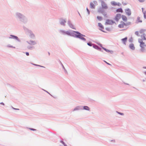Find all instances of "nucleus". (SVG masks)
I'll list each match as a JSON object with an SVG mask.
<instances>
[{"label":"nucleus","mask_w":146,"mask_h":146,"mask_svg":"<svg viewBox=\"0 0 146 146\" xmlns=\"http://www.w3.org/2000/svg\"><path fill=\"white\" fill-rule=\"evenodd\" d=\"M131 22H125L121 21L120 23L118 25V27L119 28L121 29L122 30H124L127 29L128 26L131 24Z\"/></svg>","instance_id":"1"},{"label":"nucleus","mask_w":146,"mask_h":146,"mask_svg":"<svg viewBox=\"0 0 146 146\" xmlns=\"http://www.w3.org/2000/svg\"><path fill=\"white\" fill-rule=\"evenodd\" d=\"M74 32L77 34V35H75V36L76 37L79 38L85 41L86 40V39L83 37V35L77 31H74Z\"/></svg>","instance_id":"2"},{"label":"nucleus","mask_w":146,"mask_h":146,"mask_svg":"<svg viewBox=\"0 0 146 146\" xmlns=\"http://www.w3.org/2000/svg\"><path fill=\"white\" fill-rule=\"evenodd\" d=\"M139 42L140 43V46L141 48V50L142 51H143L144 50V48L145 46V44L143 42V40L141 39H139L138 40Z\"/></svg>","instance_id":"3"},{"label":"nucleus","mask_w":146,"mask_h":146,"mask_svg":"<svg viewBox=\"0 0 146 146\" xmlns=\"http://www.w3.org/2000/svg\"><path fill=\"white\" fill-rule=\"evenodd\" d=\"M121 15L120 14H117L115 15V18L114 20L115 21L118 22L121 18Z\"/></svg>","instance_id":"4"},{"label":"nucleus","mask_w":146,"mask_h":146,"mask_svg":"<svg viewBox=\"0 0 146 146\" xmlns=\"http://www.w3.org/2000/svg\"><path fill=\"white\" fill-rule=\"evenodd\" d=\"M94 4H97V2L96 1H94L93 2H91L90 3V7L91 8L94 9L95 8Z\"/></svg>","instance_id":"5"},{"label":"nucleus","mask_w":146,"mask_h":146,"mask_svg":"<svg viewBox=\"0 0 146 146\" xmlns=\"http://www.w3.org/2000/svg\"><path fill=\"white\" fill-rule=\"evenodd\" d=\"M101 5L103 9H107L108 8V6L103 1H102Z\"/></svg>","instance_id":"6"},{"label":"nucleus","mask_w":146,"mask_h":146,"mask_svg":"<svg viewBox=\"0 0 146 146\" xmlns=\"http://www.w3.org/2000/svg\"><path fill=\"white\" fill-rule=\"evenodd\" d=\"M125 12L126 14L128 16H130L131 15V11L129 9L125 10Z\"/></svg>","instance_id":"7"},{"label":"nucleus","mask_w":146,"mask_h":146,"mask_svg":"<svg viewBox=\"0 0 146 146\" xmlns=\"http://www.w3.org/2000/svg\"><path fill=\"white\" fill-rule=\"evenodd\" d=\"M121 18L123 21L125 22H126V21L127 20V18L126 16L124 15H121Z\"/></svg>","instance_id":"8"},{"label":"nucleus","mask_w":146,"mask_h":146,"mask_svg":"<svg viewBox=\"0 0 146 146\" xmlns=\"http://www.w3.org/2000/svg\"><path fill=\"white\" fill-rule=\"evenodd\" d=\"M111 4L113 6L117 5L119 6L120 5V4L119 3H117L114 1H112L111 2Z\"/></svg>","instance_id":"9"},{"label":"nucleus","mask_w":146,"mask_h":146,"mask_svg":"<svg viewBox=\"0 0 146 146\" xmlns=\"http://www.w3.org/2000/svg\"><path fill=\"white\" fill-rule=\"evenodd\" d=\"M129 47L132 50H134L135 48V47L134 46V45L133 44H129Z\"/></svg>","instance_id":"10"},{"label":"nucleus","mask_w":146,"mask_h":146,"mask_svg":"<svg viewBox=\"0 0 146 146\" xmlns=\"http://www.w3.org/2000/svg\"><path fill=\"white\" fill-rule=\"evenodd\" d=\"M136 22L137 23H139V22L141 23L142 22V21L139 17H137L136 20Z\"/></svg>","instance_id":"11"},{"label":"nucleus","mask_w":146,"mask_h":146,"mask_svg":"<svg viewBox=\"0 0 146 146\" xmlns=\"http://www.w3.org/2000/svg\"><path fill=\"white\" fill-rule=\"evenodd\" d=\"M106 23L108 24H111L113 23V22L111 20H106Z\"/></svg>","instance_id":"12"},{"label":"nucleus","mask_w":146,"mask_h":146,"mask_svg":"<svg viewBox=\"0 0 146 146\" xmlns=\"http://www.w3.org/2000/svg\"><path fill=\"white\" fill-rule=\"evenodd\" d=\"M98 24L100 28V29L101 30L103 31V29H104V27L102 24L100 23H99Z\"/></svg>","instance_id":"13"},{"label":"nucleus","mask_w":146,"mask_h":146,"mask_svg":"<svg viewBox=\"0 0 146 146\" xmlns=\"http://www.w3.org/2000/svg\"><path fill=\"white\" fill-rule=\"evenodd\" d=\"M117 12H120L122 13L123 12V10L121 8H118L116 10Z\"/></svg>","instance_id":"14"},{"label":"nucleus","mask_w":146,"mask_h":146,"mask_svg":"<svg viewBox=\"0 0 146 146\" xmlns=\"http://www.w3.org/2000/svg\"><path fill=\"white\" fill-rule=\"evenodd\" d=\"M127 37H125V38L122 39H121V40L123 42L124 44H125V43L126 42V41H127Z\"/></svg>","instance_id":"15"},{"label":"nucleus","mask_w":146,"mask_h":146,"mask_svg":"<svg viewBox=\"0 0 146 146\" xmlns=\"http://www.w3.org/2000/svg\"><path fill=\"white\" fill-rule=\"evenodd\" d=\"M11 37H9L10 38H14V39H15L17 40L18 39V37L17 36H15L14 35H11Z\"/></svg>","instance_id":"16"},{"label":"nucleus","mask_w":146,"mask_h":146,"mask_svg":"<svg viewBox=\"0 0 146 146\" xmlns=\"http://www.w3.org/2000/svg\"><path fill=\"white\" fill-rule=\"evenodd\" d=\"M84 109L87 110H90V108L88 106H86L84 107Z\"/></svg>","instance_id":"17"},{"label":"nucleus","mask_w":146,"mask_h":146,"mask_svg":"<svg viewBox=\"0 0 146 146\" xmlns=\"http://www.w3.org/2000/svg\"><path fill=\"white\" fill-rule=\"evenodd\" d=\"M29 43L31 44L34 45L36 44V42L34 41H30L29 42Z\"/></svg>","instance_id":"18"},{"label":"nucleus","mask_w":146,"mask_h":146,"mask_svg":"<svg viewBox=\"0 0 146 146\" xmlns=\"http://www.w3.org/2000/svg\"><path fill=\"white\" fill-rule=\"evenodd\" d=\"M97 18L100 21H101L102 19V18L101 17L99 16H98L97 17Z\"/></svg>","instance_id":"19"},{"label":"nucleus","mask_w":146,"mask_h":146,"mask_svg":"<svg viewBox=\"0 0 146 146\" xmlns=\"http://www.w3.org/2000/svg\"><path fill=\"white\" fill-rule=\"evenodd\" d=\"M66 22L64 20H62L61 22V23L62 25H64Z\"/></svg>","instance_id":"20"},{"label":"nucleus","mask_w":146,"mask_h":146,"mask_svg":"<svg viewBox=\"0 0 146 146\" xmlns=\"http://www.w3.org/2000/svg\"><path fill=\"white\" fill-rule=\"evenodd\" d=\"M29 33H30V36L31 37L34 36V35L32 33V32L30 31L29 32Z\"/></svg>","instance_id":"21"},{"label":"nucleus","mask_w":146,"mask_h":146,"mask_svg":"<svg viewBox=\"0 0 146 146\" xmlns=\"http://www.w3.org/2000/svg\"><path fill=\"white\" fill-rule=\"evenodd\" d=\"M70 27L73 29H75L74 26L72 24H70L69 25Z\"/></svg>","instance_id":"22"},{"label":"nucleus","mask_w":146,"mask_h":146,"mask_svg":"<svg viewBox=\"0 0 146 146\" xmlns=\"http://www.w3.org/2000/svg\"><path fill=\"white\" fill-rule=\"evenodd\" d=\"M142 11H143V13H144V16L145 17V13H146V11H143L144 9L143 8H142Z\"/></svg>","instance_id":"23"},{"label":"nucleus","mask_w":146,"mask_h":146,"mask_svg":"<svg viewBox=\"0 0 146 146\" xmlns=\"http://www.w3.org/2000/svg\"><path fill=\"white\" fill-rule=\"evenodd\" d=\"M60 142L63 144L65 146H67L64 143L63 141H61Z\"/></svg>","instance_id":"24"},{"label":"nucleus","mask_w":146,"mask_h":146,"mask_svg":"<svg viewBox=\"0 0 146 146\" xmlns=\"http://www.w3.org/2000/svg\"><path fill=\"white\" fill-rule=\"evenodd\" d=\"M87 44L89 46H92V44L90 43H87Z\"/></svg>","instance_id":"25"},{"label":"nucleus","mask_w":146,"mask_h":146,"mask_svg":"<svg viewBox=\"0 0 146 146\" xmlns=\"http://www.w3.org/2000/svg\"><path fill=\"white\" fill-rule=\"evenodd\" d=\"M26 55L27 56H28L29 55V52H26Z\"/></svg>","instance_id":"26"},{"label":"nucleus","mask_w":146,"mask_h":146,"mask_svg":"<svg viewBox=\"0 0 146 146\" xmlns=\"http://www.w3.org/2000/svg\"><path fill=\"white\" fill-rule=\"evenodd\" d=\"M140 2H143L144 1V0H138Z\"/></svg>","instance_id":"27"},{"label":"nucleus","mask_w":146,"mask_h":146,"mask_svg":"<svg viewBox=\"0 0 146 146\" xmlns=\"http://www.w3.org/2000/svg\"><path fill=\"white\" fill-rule=\"evenodd\" d=\"M103 49L105 50L107 52H108V51H109L108 50H107L106 48H103Z\"/></svg>","instance_id":"28"},{"label":"nucleus","mask_w":146,"mask_h":146,"mask_svg":"<svg viewBox=\"0 0 146 146\" xmlns=\"http://www.w3.org/2000/svg\"><path fill=\"white\" fill-rule=\"evenodd\" d=\"M118 113L121 114V115H123V114L122 113H120V112H118Z\"/></svg>","instance_id":"29"},{"label":"nucleus","mask_w":146,"mask_h":146,"mask_svg":"<svg viewBox=\"0 0 146 146\" xmlns=\"http://www.w3.org/2000/svg\"><path fill=\"white\" fill-rule=\"evenodd\" d=\"M66 34L67 35H70V33L69 32H67L66 33Z\"/></svg>","instance_id":"30"},{"label":"nucleus","mask_w":146,"mask_h":146,"mask_svg":"<svg viewBox=\"0 0 146 146\" xmlns=\"http://www.w3.org/2000/svg\"><path fill=\"white\" fill-rule=\"evenodd\" d=\"M135 34L137 35H138V32H136L135 33Z\"/></svg>","instance_id":"31"},{"label":"nucleus","mask_w":146,"mask_h":146,"mask_svg":"<svg viewBox=\"0 0 146 146\" xmlns=\"http://www.w3.org/2000/svg\"><path fill=\"white\" fill-rule=\"evenodd\" d=\"M87 11H88V13L89 14V10H88V9L87 8Z\"/></svg>","instance_id":"32"},{"label":"nucleus","mask_w":146,"mask_h":146,"mask_svg":"<svg viewBox=\"0 0 146 146\" xmlns=\"http://www.w3.org/2000/svg\"><path fill=\"white\" fill-rule=\"evenodd\" d=\"M13 108L14 109H15V110H19V109H16V108Z\"/></svg>","instance_id":"33"},{"label":"nucleus","mask_w":146,"mask_h":146,"mask_svg":"<svg viewBox=\"0 0 146 146\" xmlns=\"http://www.w3.org/2000/svg\"><path fill=\"white\" fill-rule=\"evenodd\" d=\"M105 62H106L107 64L110 65V64L108 63V62H106L104 61Z\"/></svg>","instance_id":"34"},{"label":"nucleus","mask_w":146,"mask_h":146,"mask_svg":"<svg viewBox=\"0 0 146 146\" xmlns=\"http://www.w3.org/2000/svg\"><path fill=\"white\" fill-rule=\"evenodd\" d=\"M9 46V47H13V46Z\"/></svg>","instance_id":"35"},{"label":"nucleus","mask_w":146,"mask_h":146,"mask_svg":"<svg viewBox=\"0 0 146 146\" xmlns=\"http://www.w3.org/2000/svg\"><path fill=\"white\" fill-rule=\"evenodd\" d=\"M144 39L145 40V37H144Z\"/></svg>","instance_id":"36"},{"label":"nucleus","mask_w":146,"mask_h":146,"mask_svg":"<svg viewBox=\"0 0 146 146\" xmlns=\"http://www.w3.org/2000/svg\"><path fill=\"white\" fill-rule=\"evenodd\" d=\"M2 104H3V105H4V104L2 103Z\"/></svg>","instance_id":"37"},{"label":"nucleus","mask_w":146,"mask_h":146,"mask_svg":"<svg viewBox=\"0 0 146 146\" xmlns=\"http://www.w3.org/2000/svg\"><path fill=\"white\" fill-rule=\"evenodd\" d=\"M2 104H3V105H4V104L2 103Z\"/></svg>","instance_id":"38"},{"label":"nucleus","mask_w":146,"mask_h":146,"mask_svg":"<svg viewBox=\"0 0 146 146\" xmlns=\"http://www.w3.org/2000/svg\"><path fill=\"white\" fill-rule=\"evenodd\" d=\"M145 46H146V45H145Z\"/></svg>","instance_id":"39"}]
</instances>
